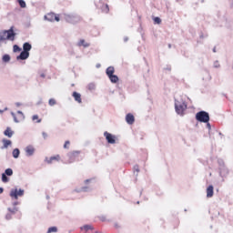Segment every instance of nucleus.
<instances>
[{
  "mask_svg": "<svg viewBox=\"0 0 233 233\" xmlns=\"http://www.w3.org/2000/svg\"><path fill=\"white\" fill-rule=\"evenodd\" d=\"M15 31H14V26H11L8 30L0 31V43H5V41H15Z\"/></svg>",
  "mask_w": 233,
  "mask_h": 233,
  "instance_id": "obj_1",
  "label": "nucleus"
},
{
  "mask_svg": "<svg viewBox=\"0 0 233 233\" xmlns=\"http://www.w3.org/2000/svg\"><path fill=\"white\" fill-rule=\"evenodd\" d=\"M175 110L177 116H185V110H187V102H185V100L182 98L178 100L175 98Z\"/></svg>",
  "mask_w": 233,
  "mask_h": 233,
  "instance_id": "obj_2",
  "label": "nucleus"
},
{
  "mask_svg": "<svg viewBox=\"0 0 233 233\" xmlns=\"http://www.w3.org/2000/svg\"><path fill=\"white\" fill-rule=\"evenodd\" d=\"M195 119H197L198 123H208V121H210V114L204 110L198 111L195 116Z\"/></svg>",
  "mask_w": 233,
  "mask_h": 233,
  "instance_id": "obj_3",
  "label": "nucleus"
},
{
  "mask_svg": "<svg viewBox=\"0 0 233 233\" xmlns=\"http://www.w3.org/2000/svg\"><path fill=\"white\" fill-rule=\"evenodd\" d=\"M9 196L13 199H19V198H23V196H25V189L12 188L9 193Z\"/></svg>",
  "mask_w": 233,
  "mask_h": 233,
  "instance_id": "obj_4",
  "label": "nucleus"
},
{
  "mask_svg": "<svg viewBox=\"0 0 233 233\" xmlns=\"http://www.w3.org/2000/svg\"><path fill=\"white\" fill-rule=\"evenodd\" d=\"M65 19L66 23H70L71 25H76V23H79L81 21V16H79V15L71 14V15H66Z\"/></svg>",
  "mask_w": 233,
  "mask_h": 233,
  "instance_id": "obj_5",
  "label": "nucleus"
},
{
  "mask_svg": "<svg viewBox=\"0 0 233 233\" xmlns=\"http://www.w3.org/2000/svg\"><path fill=\"white\" fill-rule=\"evenodd\" d=\"M80 151H73L67 154L68 163H75V161H79Z\"/></svg>",
  "mask_w": 233,
  "mask_h": 233,
  "instance_id": "obj_6",
  "label": "nucleus"
},
{
  "mask_svg": "<svg viewBox=\"0 0 233 233\" xmlns=\"http://www.w3.org/2000/svg\"><path fill=\"white\" fill-rule=\"evenodd\" d=\"M96 8L101 10L103 14H108L110 12V7H108L107 4H104L103 1H99L98 3L96 4Z\"/></svg>",
  "mask_w": 233,
  "mask_h": 233,
  "instance_id": "obj_7",
  "label": "nucleus"
},
{
  "mask_svg": "<svg viewBox=\"0 0 233 233\" xmlns=\"http://www.w3.org/2000/svg\"><path fill=\"white\" fill-rule=\"evenodd\" d=\"M104 137H106L109 145H114L116 143V136L112 135L111 133H108V131L104 132Z\"/></svg>",
  "mask_w": 233,
  "mask_h": 233,
  "instance_id": "obj_8",
  "label": "nucleus"
},
{
  "mask_svg": "<svg viewBox=\"0 0 233 233\" xmlns=\"http://www.w3.org/2000/svg\"><path fill=\"white\" fill-rule=\"evenodd\" d=\"M30 57V53H26V51H21L19 56H16L17 61H26Z\"/></svg>",
  "mask_w": 233,
  "mask_h": 233,
  "instance_id": "obj_9",
  "label": "nucleus"
},
{
  "mask_svg": "<svg viewBox=\"0 0 233 233\" xmlns=\"http://www.w3.org/2000/svg\"><path fill=\"white\" fill-rule=\"evenodd\" d=\"M25 150V156H27V157H32L35 152V148H34V147L30 145L27 146Z\"/></svg>",
  "mask_w": 233,
  "mask_h": 233,
  "instance_id": "obj_10",
  "label": "nucleus"
},
{
  "mask_svg": "<svg viewBox=\"0 0 233 233\" xmlns=\"http://www.w3.org/2000/svg\"><path fill=\"white\" fill-rule=\"evenodd\" d=\"M136 121V117L134 116V115H132V113H128L126 116V122L127 123V125H134Z\"/></svg>",
  "mask_w": 233,
  "mask_h": 233,
  "instance_id": "obj_11",
  "label": "nucleus"
},
{
  "mask_svg": "<svg viewBox=\"0 0 233 233\" xmlns=\"http://www.w3.org/2000/svg\"><path fill=\"white\" fill-rule=\"evenodd\" d=\"M219 170V176L220 177H226V176L228 174V168L227 166H223L222 167H218Z\"/></svg>",
  "mask_w": 233,
  "mask_h": 233,
  "instance_id": "obj_12",
  "label": "nucleus"
},
{
  "mask_svg": "<svg viewBox=\"0 0 233 233\" xmlns=\"http://www.w3.org/2000/svg\"><path fill=\"white\" fill-rule=\"evenodd\" d=\"M30 50H32V44L29 42H25L23 44V51L30 54Z\"/></svg>",
  "mask_w": 233,
  "mask_h": 233,
  "instance_id": "obj_13",
  "label": "nucleus"
},
{
  "mask_svg": "<svg viewBox=\"0 0 233 233\" xmlns=\"http://www.w3.org/2000/svg\"><path fill=\"white\" fill-rule=\"evenodd\" d=\"M214 196V186L209 185L207 187V198H212Z\"/></svg>",
  "mask_w": 233,
  "mask_h": 233,
  "instance_id": "obj_14",
  "label": "nucleus"
},
{
  "mask_svg": "<svg viewBox=\"0 0 233 233\" xmlns=\"http://www.w3.org/2000/svg\"><path fill=\"white\" fill-rule=\"evenodd\" d=\"M2 143H3V146L1 147L2 150H5V148H8V147L12 146V140L3 139Z\"/></svg>",
  "mask_w": 233,
  "mask_h": 233,
  "instance_id": "obj_15",
  "label": "nucleus"
},
{
  "mask_svg": "<svg viewBox=\"0 0 233 233\" xmlns=\"http://www.w3.org/2000/svg\"><path fill=\"white\" fill-rule=\"evenodd\" d=\"M59 159H61V157H59V155H56L54 157H50L49 158L46 157V163H48L50 165L52 163V161H59Z\"/></svg>",
  "mask_w": 233,
  "mask_h": 233,
  "instance_id": "obj_16",
  "label": "nucleus"
},
{
  "mask_svg": "<svg viewBox=\"0 0 233 233\" xmlns=\"http://www.w3.org/2000/svg\"><path fill=\"white\" fill-rule=\"evenodd\" d=\"M4 136H6V137H12V136H14V131H12V128L10 127H7L6 129L4 131Z\"/></svg>",
  "mask_w": 233,
  "mask_h": 233,
  "instance_id": "obj_17",
  "label": "nucleus"
},
{
  "mask_svg": "<svg viewBox=\"0 0 233 233\" xmlns=\"http://www.w3.org/2000/svg\"><path fill=\"white\" fill-rule=\"evenodd\" d=\"M72 96H73L75 101H76V103H82L83 102L82 99H81V94L74 91Z\"/></svg>",
  "mask_w": 233,
  "mask_h": 233,
  "instance_id": "obj_18",
  "label": "nucleus"
},
{
  "mask_svg": "<svg viewBox=\"0 0 233 233\" xmlns=\"http://www.w3.org/2000/svg\"><path fill=\"white\" fill-rule=\"evenodd\" d=\"M107 77L110 80V82L113 84H116L119 81V76H117L116 75H109V76Z\"/></svg>",
  "mask_w": 233,
  "mask_h": 233,
  "instance_id": "obj_19",
  "label": "nucleus"
},
{
  "mask_svg": "<svg viewBox=\"0 0 233 233\" xmlns=\"http://www.w3.org/2000/svg\"><path fill=\"white\" fill-rule=\"evenodd\" d=\"M12 156L15 159H18L19 156H21V150H19V148H15L12 152Z\"/></svg>",
  "mask_w": 233,
  "mask_h": 233,
  "instance_id": "obj_20",
  "label": "nucleus"
},
{
  "mask_svg": "<svg viewBox=\"0 0 233 233\" xmlns=\"http://www.w3.org/2000/svg\"><path fill=\"white\" fill-rule=\"evenodd\" d=\"M114 72H116V69H115L114 66H108V67L106 68V74L107 77H108L109 76H113V75H114Z\"/></svg>",
  "mask_w": 233,
  "mask_h": 233,
  "instance_id": "obj_21",
  "label": "nucleus"
},
{
  "mask_svg": "<svg viewBox=\"0 0 233 233\" xmlns=\"http://www.w3.org/2000/svg\"><path fill=\"white\" fill-rule=\"evenodd\" d=\"M76 46H84V48H88V46H90V44L86 43L85 39H81L80 41L77 42Z\"/></svg>",
  "mask_w": 233,
  "mask_h": 233,
  "instance_id": "obj_22",
  "label": "nucleus"
},
{
  "mask_svg": "<svg viewBox=\"0 0 233 233\" xmlns=\"http://www.w3.org/2000/svg\"><path fill=\"white\" fill-rule=\"evenodd\" d=\"M54 17H56V14H54V13H49V14L45 15L46 21L53 22L54 21Z\"/></svg>",
  "mask_w": 233,
  "mask_h": 233,
  "instance_id": "obj_23",
  "label": "nucleus"
},
{
  "mask_svg": "<svg viewBox=\"0 0 233 233\" xmlns=\"http://www.w3.org/2000/svg\"><path fill=\"white\" fill-rule=\"evenodd\" d=\"M81 230H85V232H88V230H94V227L92 225L86 224L80 228Z\"/></svg>",
  "mask_w": 233,
  "mask_h": 233,
  "instance_id": "obj_24",
  "label": "nucleus"
},
{
  "mask_svg": "<svg viewBox=\"0 0 233 233\" xmlns=\"http://www.w3.org/2000/svg\"><path fill=\"white\" fill-rule=\"evenodd\" d=\"M4 174L10 177L14 176V170L12 168L8 167L5 170Z\"/></svg>",
  "mask_w": 233,
  "mask_h": 233,
  "instance_id": "obj_25",
  "label": "nucleus"
},
{
  "mask_svg": "<svg viewBox=\"0 0 233 233\" xmlns=\"http://www.w3.org/2000/svg\"><path fill=\"white\" fill-rule=\"evenodd\" d=\"M92 190V187L89 186L82 187L78 192H90Z\"/></svg>",
  "mask_w": 233,
  "mask_h": 233,
  "instance_id": "obj_26",
  "label": "nucleus"
},
{
  "mask_svg": "<svg viewBox=\"0 0 233 233\" xmlns=\"http://www.w3.org/2000/svg\"><path fill=\"white\" fill-rule=\"evenodd\" d=\"M10 181V177L2 173V183H8Z\"/></svg>",
  "mask_w": 233,
  "mask_h": 233,
  "instance_id": "obj_27",
  "label": "nucleus"
},
{
  "mask_svg": "<svg viewBox=\"0 0 233 233\" xmlns=\"http://www.w3.org/2000/svg\"><path fill=\"white\" fill-rule=\"evenodd\" d=\"M10 59H11V57H10V55H8V54L4 55L2 57V61L4 63H9Z\"/></svg>",
  "mask_w": 233,
  "mask_h": 233,
  "instance_id": "obj_28",
  "label": "nucleus"
},
{
  "mask_svg": "<svg viewBox=\"0 0 233 233\" xmlns=\"http://www.w3.org/2000/svg\"><path fill=\"white\" fill-rule=\"evenodd\" d=\"M20 8H26V2L25 0H17Z\"/></svg>",
  "mask_w": 233,
  "mask_h": 233,
  "instance_id": "obj_29",
  "label": "nucleus"
},
{
  "mask_svg": "<svg viewBox=\"0 0 233 233\" xmlns=\"http://www.w3.org/2000/svg\"><path fill=\"white\" fill-rule=\"evenodd\" d=\"M218 168L225 167V161L223 160V158L218 159Z\"/></svg>",
  "mask_w": 233,
  "mask_h": 233,
  "instance_id": "obj_30",
  "label": "nucleus"
},
{
  "mask_svg": "<svg viewBox=\"0 0 233 233\" xmlns=\"http://www.w3.org/2000/svg\"><path fill=\"white\" fill-rule=\"evenodd\" d=\"M21 50L23 49L19 46L17 45L13 46V52L17 53V52H21Z\"/></svg>",
  "mask_w": 233,
  "mask_h": 233,
  "instance_id": "obj_31",
  "label": "nucleus"
},
{
  "mask_svg": "<svg viewBox=\"0 0 233 233\" xmlns=\"http://www.w3.org/2000/svg\"><path fill=\"white\" fill-rule=\"evenodd\" d=\"M48 105L49 106H54L55 105H57V101H56V99L54 98H50L48 101Z\"/></svg>",
  "mask_w": 233,
  "mask_h": 233,
  "instance_id": "obj_32",
  "label": "nucleus"
},
{
  "mask_svg": "<svg viewBox=\"0 0 233 233\" xmlns=\"http://www.w3.org/2000/svg\"><path fill=\"white\" fill-rule=\"evenodd\" d=\"M155 25H161V18L159 16H156L153 18Z\"/></svg>",
  "mask_w": 233,
  "mask_h": 233,
  "instance_id": "obj_33",
  "label": "nucleus"
},
{
  "mask_svg": "<svg viewBox=\"0 0 233 233\" xmlns=\"http://www.w3.org/2000/svg\"><path fill=\"white\" fill-rule=\"evenodd\" d=\"M57 232V227H50L46 233Z\"/></svg>",
  "mask_w": 233,
  "mask_h": 233,
  "instance_id": "obj_34",
  "label": "nucleus"
},
{
  "mask_svg": "<svg viewBox=\"0 0 233 233\" xmlns=\"http://www.w3.org/2000/svg\"><path fill=\"white\" fill-rule=\"evenodd\" d=\"M7 210H8V212H10V214H15V212H17V208L16 207H15V208H7Z\"/></svg>",
  "mask_w": 233,
  "mask_h": 233,
  "instance_id": "obj_35",
  "label": "nucleus"
},
{
  "mask_svg": "<svg viewBox=\"0 0 233 233\" xmlns=\"http://www.w3.org/2000/svg\"><path fill=\"white\" fill-rule=\"evenodd\" d=\"M206 128H208V134H210V131L212 130V126L210 125V121L206 122Z\"/></svg>",
  "mask_w": 233,
  "mask_h": 233,
  "instance_id": "obj_36",
  "label": "nucleus"
},
{
  "mask_svg": "<svg viewBox=\"0 0 233 233\" xmlns=\"http://www.w3.org/2000/svg\"><path fill=\"white\" fill-rule=\"evenodd\" d=\"M87 88H88V90H96V84L90 83V84L87 86Z\"/></svg>",
  "mask_w": 233,
  "mask_h": 233,
  "instance_id": "obj_37",
  "label": "nucleus"
},
{
  "mask_svg": "<svg viewBox=\"0 0 233 233\" xmlns=\"http://www.w3.org/2000/svg\"><path fill=\"white\" fill-rule=\"evenodd\" d=\"M11 116L14 118L15 123H19V119H17V116H15V113L11 112Z\"/></svg>",
  "mask_w": 233,
  "mask_h": 233,
  "instance_id": "obj_38",
  "label": "nucleus"
},
{
  "mask_svg": "<svg viewBox=\"0 0 233 233\" xmlns=\"http://www.w3.org/2000/svg\"><path fill=\"white\" fill-rule=\"evenodd\" d=\"M213 66H214V68H219V66H221L219 65V61L216 60V61L214 62V64H213Z\"/></svg>",
  "mask_w": 233,
  "mask_h": 233,
  "instance_id": "obj_39",
  "label": "nucleus"
},
{
  "mask_svg": "<svg viewBox=\"0 0 233 233\" xmlns=\"http://www.w3.org/2000/svg\"><path fill=\"white\" fill-rule=\"evenodd\" d=\"M134 172H137L138 174L139 172V165H135L133 167Z\"/></svg>",
  "mask_w": 233,
  "mask_h": 233,
  "instance_id": "obj_40",
  "label": "nucleus"
},
{
  "mask_svg": "<svg viewBox=\"0 0 233 233\" xmlns=\"http://www.w3.org/2000/svg\"><path fill=\"white\" fill-rule=\"evenodd\" d=\"M5 219H7V221H10V219H12V213H7L5 215Z\"/></svg>",
  "mask_w": 233,
  "mask_h": 233,
  "instance_id": "obj_41",
  "label": "nucleus"
},
{
  "mask_svg": "<svg viewBox=\"0 0 233 233\" xmlns=\"http://www.w3.org/2000/svg\"><path fill=\"white\" fill-rule=\"evenodd\" d=\"M98 218L100 219V221H106V217L104 215L99 216Z\"/></svg>",
  "mask_w": 233,
  "mask_h": 233,
  "instance_id": "obj_42",
  "label": "nucleus"
},
{
  "mask_svg": "<svg viewBox=\"0 0 233 233\" xmlns=\"http://www.w3.org/2000/svg\"><path fill=\"white\" fill-rule=\"evenodd\" d=\"M68 145H70V141L66 140L64 144V148H68Z\"/></svg>",
  "mask_w": 233,
  "mask_h": 233,
  "instance_id": "obj_43",
  "label": "nucleus"
},
{
  "mask_svg": "<svg viewBox=\"0 0 233 233\" xmlns=\"http://www.w3.org/2000/svg\"><path fill=\"white\" fill-rule=\"evenodd\" d=\"M39 105H43V98H39V101L36 102V106H39Z\"/></svg>",
  "mask_w": 233,
  "mask_h": 233,
  "instance_id": "obj_44",
  "label": "nucleus"
},
{
  "mask_svg": "<svg viewBox=\"0 0 233 233\" xmlns=\"http://www.w3.org/2000/svg\"><path fill=\"white\" fill-rule=\"evenodd\" d=\"M92 181H94V179H92V178L86 179V180H85V184L88 185V183H92Z\"/></svg>",
  "mask_w": 233,
  "mask_h": 233,
  "instance_id": "obj_45",
  "label": "nucleus"
},
{
  "mask_svg": "<svg viewBox=\"0 0 233 233\" xmlns=\"http://www.w3.org/2000/svg\"><path fill=\"white\" fill-rule=\"evenodd\" d=\"M42 136L44 139H46L48 137V134H46V132H42Z\"/></svg>",
  "mask_w": 233,
  "mask_h": 233,
  "instance_id": "obj_46",
  "label": "nucleus"
},
{
  "mask_svg": "<svg viewBox=\"0 0 233 233\" xmlns=\"http://www.w3.org/2000/svg\"><path fill=\"white\" fill-rule=\"evenodd\" d=\"M32 119H33V121H35V119H39V116L34 115V116H32Z\"/></svg>",
  "mask_w": 233,
  "mask_h": 233,
  "instance_id": "obj_47",
  "label": "nucleus"
},
{
  "mask_svg": "<svg viewBox=\"0 0 233 233\" xmlns=\"http://www.w3.org/2000/svg\"><path fill=\"white\" fill-rule=\"evenodd\" d=\"M54 21L59 22V21H60L59 16H57V15H55V16H54Z\"/></svg>",
  "mask_w": 233,
  "mask_h": 233,
  "instance_id": "obj_48",
  "label": "nucleus"
},
{
  "mask_svg": "<svg viewBox=\"0 0 233 233\" xmlns=\"http://www.w3.org/2000/svg\"><path fill=\"white\" fill-rule=\"evenodd\" d=\"M40 77H42L43 79H45L46 77V75H45V73L40 74Z\"/></svg>",
  "mask_w": 233,
  "mask_h": 233,
  "instance_id": "obj_49",
  "label": "nucleus"
},
{
  "mask_svg": "<svg viewBox=\"0 0 233 233\" xmlns=\"http://www.w3.org/2000/svg\"><path fill=\"white\" fill-rule=\"evenodd\" d=\"M17 205H19V202H18V201L13 202V207H17Z\"/></svg>",
  "mask_w": 233,
  "mask_h": 233,
  "instance_id": "obj_50",
  "label": "nucleus"
},
{
  "mask_svg": "<svg viewBox=\"0 0 233 233\" xmlns=\"http://www.w3.org/2000/svg\"><path fill=\"white\" fill-rule=\"evenodd\" d=\"M218 136H220V138L223 139V137H225V136L223 135V133L218 132Z\"/></svg>",
  "mask_w": 233,
  "mask_h": 233,
  "instance_id": "obj_51",
  "label": "nucleus"
},
{
  "mask_svg": "<svg viewBox=\"0 0 233 233\" xmlns=\"http://www.w3.org/2000/svg\"><path fill=\"white\" fill-rule=\"evenodd\" d=\"M166 70H168V72H170V70H172V67H171L170 66H167L166 67Z\"/></svg>",
  "mask_w": 233,
  "mask_h": 233,
  "instance_id": "obj_52",
  "label": "nucleus"
},
{
  "mask_svg": "<svg viewBox=\"0 0 233 233\" xmlns=\"http://www.w3.org/2000/svg\"><path fill=\"white\" fill-rule=\"evenodd\" d=\"M127 41H128V36H125L124 37V43H127Z\"/></svg>",
  "mask_w": 233,
  "mask_h": 233,
  "instance_id": "obj_53",
  "label": "nucleus"
},
{
  "mask_svg": "<svg viewBox=\"0 0 233 233\" xmlns=\"http://www.w3.org/2000/svg\"><path fill=\"white\" fill-rule=\"evenodd\" d=\"M3 192H5V188L0 187V194H3Z\"/></svg>",
  "mask_w": 233,
  "mask_h": 233,
  "instance_id": "obj_54",
  "label": "nucleus"
},
{
  "mask_svg": "<svg viewBox=\"0 0 233 233\" xmlns=\"http://www.w3.org/2000/svg\"><path fill=\"white\" fill-rule=\"evenodd\" d=\"M15 106H21V103L16 102V103H15Z\"/></svg>",
  "mask_w": 233,
  "mask_h": 233,
  "instance_id": "obj_55",
  "label": "nucleus"
},
{
  "mask_svg": "<svg viewBox=\"0 0 233 233\" xmlns=\"http://www.w3.org/2000/svg\"><path fill=\"white\" fill-rule=\"evenodd\" d=\"M96 68H101V64H96Z\"/></svg>",
  "mask_w": 233,
  "mask_h": 233,
  "instance_id": "obj_56",
  "label": "nucleus"
},
{
  "mask_svg": "<svg viewBox=\"0 0 233 233\" xmlns=\"http://www.w3.org/2000/svg\"><path fill=\"white\" fill-rule=\"evenodd\" d=\"M17 114H20L21 116H24L23 111H17Z\"/></svg>",
  "mask_w": 233,
  "mask_h": 233,
  "instance_id": "obj_57",
  "label": "nucleus"
},
{
  "mask_svg": "<svg viewBox=\"0 0 233 233\" xmlns=\"http://www.w3.org/2000/svg\"><path fill=\"white\" fill-rule=\"evenodd\" d=\"M203 37H204V36H203V34H201V35H200V39H203Z\"/></svg>",
  "mask_w": 233,
  "mask_h": 233,
  "instance_id": "obj_58",
  "label": "nucleus"
},
{
  "mask_svg": "<svg viewBox=\"0 0 233 233\" xmlns=\"http://www.w3.org/2000/svg\"><path fill=\"white\" fill-rule=\"evenodd\" d=\"M4 112H5V110H1V109H0V114H3Z\"/></svg>",
  "mask_w": 233,
  "mask_h": 233,
  "instance_id": "obj_59",
  "label": "nucleus"
},
{
  "mask_svg": "<svg viewBox=\"0 0 233 233\" xmlns=\"http://www.w3.org/2000/svg\"><path fill=\"white\" fill-rule=\"evenodd\" d=\"M213 52L216 54V52H217V51H216V47H215V48H213Z\"/></svg>",
  "mask_w": 233,
  "mask_h": 233,
  "instance_id": "obj_60",
  "label": "nucleus"
},
{
  "mask_svg": "<svg viewBox=\"0 0 233 233\" xmlns=\"http://www.w3.org/2000/svg\"><path fill=\"white\" fill-rule=\"evenodd\" d=\"M36 123H41V119H38V120L36 121Z\"/></svg>",
  "mask_w": 233,
  "mask_h": 233,
  "instance_id": "obj_61",
  "label": "nucleus"
},
{
  "mask_svg": "<svg viewBox=\"0 0 233 233\" xmlns=\"http://www.w3.org/2000/svg\"><path fill=\"white\" fill-rule=\"evenodd\" d=\"M168 48H172V45L169 44V45H168Z\"/></svg>",
  "mask_w": 233,
  "mask_h": 233,
  "instance_id": "obj_62",
  "label": "nucleus"
},
{
  "mask_svg": "<svg viewBox=\"0 0 233 233\" xmlns=\"http://www.w3.org/2000/svg\"><path fill=\"white\" fill-rule=\"evenodd\" d=\"M144 200H145V201H148V198H145Z\"/></svg>",
  "mask_w": 233,
  "mask_h": 233,
  "instance_id": "obj_63",
  "label": "nucleus"
},
{
  "mask_svg": "<svg viewBox=\"0 0 233 233\" xmlns=\"http://www.w3.org/2000/svg\"><path fill=\"white\" fill-rule=\"evenodd\" d=\"M46 199H50V197H49V196H47V197H46Z\"/></svg>",
  "mask_w": 233,
  "mask_h": 233,
  "instance_id": "obj_64",
  "label": "nucleus"
}]
</instances>
